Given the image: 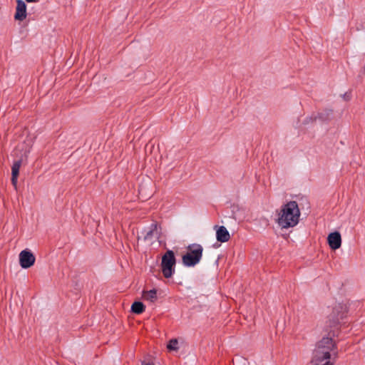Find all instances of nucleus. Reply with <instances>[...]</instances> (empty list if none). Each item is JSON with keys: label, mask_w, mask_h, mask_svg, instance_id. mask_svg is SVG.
Wrapping results in <instances>:
<instances>
[{"label": "nucleus", "mask_w": 365, "mask_h": 365, "mask_svg": "<svg viewBox=\"0 0 365 365\" xmlns=\"http://www.w3.org/2000/svg\"><path fill=\"white\" fill-rule=\"evenodd\" d=\"M299 216L300 211L297 202L290 201L282 207L277 222L282 229L293 227L298 224Z\"/></svg>", "instance_id": "1"}, {"label": "nucleus", "mask_w": 365, "mask_h": 365, "mask_svg": "<svg viewBox=\"0 0 365 365\" xmlns=\"http://www.w3.org/2000/svg\"><path fill=\"white\" fill-rule=\"evenodd\" d=\"M336 354V345L331 337H323L316 345L312 356L331 359Z\"/></svg>", "instance_id": "2"}, {"label": "nucleus", "mask_w": 365, "mask_h": 365, "mask_svg": "<svg viewBox=\"0 0 365 365\" xmlns=\"http://www.w3.org/2000/svg\"><path fill=\"white\" fill-rule=\"evenodd\" d=\"M203 247L199 244H192L187 247V252L182 256V263L187 267L198 264L202 257Z\"/></svg>", "instance_id": "3"}, {"label": "nucleus", "mask_w": 365, "mask_h": 365, "mask_svg": "<svg viewBox=\"0 0 365 365\" xmlns=\"http://www.w3.org/2000/svg\"><path fill=\"white\" fill-rule=\"evenodd\" d=\"M347 311L346 304L335 303L327 315V323L331 328L336 327L344 319Z\"/></svg>", "instance_id": "4"}, {"label": "nucleus", "mask_w": 365, "mask_h": 365, "mask_svg": "<svg viewBox=\"0 0 365 365\" xmlns=\"http://www.w3.org/2000/svg\"><path fill=\"white\" fill-rule=\"evenodd\" d=\"M31 143L29 141L25 146H19L17 150L22 151L20 159L14 163L11 168V183L14 185V188L17 189V181L18 176L19 173V169L21 165V163L24 159H26L28 157V154L30 153L31 148Z\"/></svg>", "instance_id": "5"}, {"label": "nucleus", "mask_w": 365, "mask_h": 365, "mask_svg": "<svg viewBox=\"0 0 365 365\" xmlns=\"http://www.w3.org/2000/svg\"><path fill=\"white\" fill-rule=\"evenodd\" d=\"M175 264V257L172 250H168L162 257L161 269L165 278L172 277Z\"/></svg>", "instance_id": "6"}, {"label": "nucleus", "mask_w": 365, "mask_h": 365, "mask_svg": "<svg viewBox=\"0 0 365 365\" xmlns=\"http://www.w3.org/2000/svg\"><path fill=\"white\" fill-rule=\"evenodd\" d=\"M35 256L28 250H22L19 254V264L24 269L32 267L35 263Z\"/></svg>", "instance_id": "7"}, {"label": "nucleus", "mask_w": 365, "mask_h": 365, "mask_svg": "<svg viewBox=\"0 0 365 365\" xmlns=\"http://www.w3.org/2000/svg\"><path fill=\"white\" fill-rule=\"evenodd\" d=\"M328 244L331 250H337L341 245V237L339 232L330 233L327 237Z\"/></svg>", "instance_id": "8"}, {"label": "nucleus", "mask_w": 365, "mask_h": 365, "mask_svg": "<svg viewBox=\"0 0 365 365\" xmlns=\"http://www.w3.org/2000/svg\"><path fill=\"white\" fill-rule=\"evenodd\" d=\"M16 4L14 19L18 21H23L26 18V5L23 0H17Z\"/></svg>", "instance_id": "9"}, {"label": "nucleus", "mask_w": 365, "mask_h": 365, "mask_svg": "<svg viewBox=\"0 0 365 365\" xmlns=\"http://www.w3.org/2000/svg\"><path fill=\"white\" fill-rule=\"evenodd\" d=\"M216 238L218 242H226L230 239V235L224 226H215Z\"/></svg>", "instance_id": "10"}, {"label": "nucleus", "mask_w": 365, "mask_h": 365, "mask_svg": "<svg viewBox=\"0 0 365 365\" xmlns=\"http://www.w3.org/2000/svg\"><path fill=\"white\" fill-rule=\"evenodd\" d=\"M159 238V232L158 231V227L156 224H153L149 231L147 232L144 236L145 241H147L150 244H153L155 240Z\"/></svg>", "instance_id": "11"}, {"label": "nucleus", "mask_w": 365, "mask_h": 365, "mask_svg": "<svg viewBox=\"0 0 365 365\" xmlns=\"http://www.w3.org/2000/svg\"><path fill=\"white\" fill-rule=\"evenodd\" d=\"M311 365H334V363L331 361V359L327 357H324V359L312 356Z\"/></svg>", "instance_id": "12"}, {"label": "nucleus", "mask_w": 365, "mask_h": 365, "mask_svg": "<svg viewBox=\"0 0 365 365\" xmlns=\"http://www.w3.org/2000/svg\"><path fill=\"white\" fill-rule=\"evenodd\" d=\"M143 298L152 303L155 302L158 299L157 290L153 289L149 291H144L143 293Z\"/></svg>", "instance_id": "13"}, {"label": "nucleus", "mask_w": 365, "mask_h": 365, "mask_svg": "<svg viewBox=\"0 0 365 365\" xmlns=\"http://www.w3.org/2000/svg\"><path fill=\"white\" fill-rule=\"evenodd\" d=\"M131 310L135 314H141L145 310L144 304L140 302H135L131 306Z\"/></svg>", "instance_id": "14"}, {"label": "nucleus", "mask_w": 365, "mask_h": 365, "mask_svg": "<svg viewBox=\"0 0 365 365\" xmlns=\"http://www.w3.org/2000/svg\"><path fill=\"white\" fill-rule=\"evenodd\" d=\"M178 341L177 339H171L170 341H169V344H168L167 346V348L169 349V350H178Z\"/></svg>", "instance_id": "15"}, {"label": "nucleus", "mask_w": 365, "mask_h": 365, "mask_svg": "<svg viewBox=\"0 0 365 365\" xmlns=\"http://www.w3.org/2000/svg\"><path fill=\"white\" fill-rule=\"evenodd\" d=\"M141 365H154V363L150 357H148L142 361Z\"/></svg>", "instance_id": "16"}, {"label": "nucleus", "mask_w": 365, "mask_h": 365, "mask_svg": "<svg viewBox=\"0 0 365 365\" xmlns=\"http://www.w3.org/2000/svg\"><path fill=\"white\" fill-rule=\"evenodd\" d=\"M27 2H36L38 0H26Z\"/></svg>", "instance_id": "17"}]
</instances>
